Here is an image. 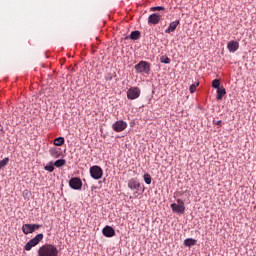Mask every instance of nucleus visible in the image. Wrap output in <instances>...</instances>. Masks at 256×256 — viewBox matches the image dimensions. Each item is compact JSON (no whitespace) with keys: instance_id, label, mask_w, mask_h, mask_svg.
<instances>
[{"instance_id":"nucleus-25","label":"nucleus","mask_w":256,"mask_h":256,"mask_svg":"<svg viewBox=\"0 0 256 256\" xmlns=\"http://www.w3.org/2000/svg\"><path fill=\"white\" fill-rule=\"evenodd\" d=\"M45 169H46V171L52 172V171H54L55 167H54L53 163L50 162L47 165H45Z\"/></svg>"},{"instance_id":"nucleus-1","label":"nucleus","mask_w":256,"mask_h":256,"mask_svg":"<svg viewBox=\"0 0 256 256\" xmlns=\"http://www.w3.org/2000/svg\"><path fill=\"white\" fill-rule=\"evenodd\" d=\"M58 254V248L53 246V244H44V246H41L38 250L39 256H58Z\"/></svg>"},{"instance_id":"nucleus-28","label":"nucleus","mask_w":256,"mask_h":256,"mask_svg":"<svg viewBox=\"0 0 256 256\" xmlns=\"http://www.w3.org/2000/svg\"><path fill=\"white\" fill-rule=\"evenodd\" d=\"M112 79H113V75H111V73H107L106 80L111 81Z\"/></svg>"},{"instance_id":"nucleus-5","label":"nucleus","mask_w":256,"mask_h":256,"mask_svg":"<svg viewBox=\"0 0 256 256\" xmlns=\"http://www.w3.org/2000/svg\"><path fill=\"white\" fill-rule=\"evenodd\" d=\"M171 209L173 212H178L179 214H183L185 212L186 206L184 201L181 199H177L176 203H172Z\"/></svg>"},{"instance_id":"nucleus-9","label":"nucleus","mask_w":256,"mask_h":256,"mask_svg":"<svg viewBox=\"0 0 256 256\" xmlns=\"http://www.w3.org/2000/svg\"><path fill=\"white\" fill-rule=\"evenodd\" d=\"M128 124L124 120H117L112 124V128L115 132H123L127 128Z\"/></svg>"},{"instance_id":"nucleus-2","label":"nucleus","mask_w":256,"mask_h":256,"mask_svg":"<svg viewBox=\"0 0 256 256\" xmlns=\"http://www.w3.org/2000/svg\"><path fill=\"white\" fill-rule=\"evenodd\" d=\"M44 238V234H37L34 238H32L31 240H29V242H27L26 246H24V250L30 252V250H32V248H34L35 246H37Z\"/></svg>"},{"instance_id":"nucleus-6","label":"nucleus","mask_w":256,"mask_h":256,"mask_svg":"<svg viewBox=\"0 0 256 256\" xmlns=\"http://www.w3.org/2000/svg\"><path fill=\"white\" fill-rule=\"evenodd\" d=\"M140 96H141V89H139V87H130V89H128L127 91V97L131 101L135 99H139Z\"/></svg>"},{"instance_id":"nucleus-20","label":"nucleus","mask_w":256,"mask_h":256,"mask_svg":"<svg viewBox=\"0 0 256 256\" xmlns=\"http://www.w3.org/2000/svg\"><path fill=\"white\" fill-rule=\"evenodd\" d=\"M144 181L147 185H151L152 183V177L150 175V173H145L144 174Z\"/></svg>"},{"instance_id":"nucleus-13","label":"nucleus","mask_w":256,"mask_h":256,"mask_svg":"<svg viewBox=\"0 0 256 256\" xmlns=\"http://www.w3.org/2000/svg\"><path fill=\"white\" fill-rule=\"evenodd\" d=\"M180 24V20H174L173 22H170L168 28H166L165 32L167 34H170L171 32H175L177 26Z\"/></svg>"},{"instance_id":"nucleus-24","label":"nucleus","mask_w":256,"mask_h":256,"mask_svg":"<svg viewBox=\"0 0 256 256\" xmlns=\"http://www.w3.org/2000/svg\"><path fill=\"white\" fill-rule=\"evenodd\" d=\"M198 85H199V83H196V84L193 83L192 85H190V88H189L190 93H195Z\"/></svg>"},{"instance_id":"nucleus-15","label":"nucleus","mask_w":256,"mask_h":256,"mask_svg":"<svg viewBox=\"0 0 256 256\" xmlns=\"http://www.w3.org/2000/svg\"><path fill=\"white\" fill-rule=\"evenodd\" d=\"M226 93H227L226 89L224 87H220V85H219V87L217 89L218 101H221L223 99L224 95H226Z\"/></svg>"},{"instance_id":"nucleus-23","label":"nucleus","mask_w":256,"mask_h":256,"mask_svg":"<svg viewBox=\"0 0 256 256\" xmlns=\"http://www.w3.org/2000/svg\"><path fill=\"white\" fill-rule=\"evenodd\" d=\"M66 163H67L66 160H56L55 163H54V165H55L56 167H63V165H65Z\"/></svg>"},{"instance_id":"nucleus-4","label":"nucleus","mask_w":256,"mask_h":256,"mask_svg":"<svg viewBox=\"0 0 256 256\" xmlns=\"http://www.w3.org/2000/svg\"><path fill=\"white\" fill-rule=\"evenodd\" d=\"M90 176L93 179H101L103 177V169L100 165H92L90 167Z\"/></svg>"},{"instance_id":"nucleus-27","label":"nucleus","mask_w":256,"mask_h":256,"mask_svg":"<svg viewBox=\"0 0 256 256\" xmlns=\"http://www.w3.org/2000/svg\"><path fill=\"white\" fill-rule=\"evenodd\" d=\"M151 11H165V7H152Z\"/></svg>"},{"instance_id":"nucleus-7","label":"nucleus","mask_w":256,"mask_h":256,"mask_svg":"<svg viewBox=\"0 0 256 256\" xmlns=\"http://www.w3.org/2000/svg\"><path fill=\"white\" fill-rule=\"evenodd\" d=\"M41 228V224H23L22 232L24 234H32L35 230H39Z\"/></svg>"},{"instance_id":"nucleus-21","label":"nucleus","mask_w":256,"mask_h":256,"mask_svg":"<svg viewBox=\"0 0 256 256\" xmlns=\"http://www.w3.org/2000/svg\"><path fill=\"white\" fill-rule=\"evenodd\" d=\"M9 163V158H4L3 160H0V171L3 169V167H6Z\"/></svg>"},{"instance_id":"nucleus-8","label":"nucleus","mask_w":256,"mask_h":256,"mask_svg":"<svg viewBox=\"0 0 256 256\" xmlns=\"http://www.w3.org/2000/svg\"><path fill=\"white\" fill-rule=\"evenodd\" d=\"M82 179H80V177H72L69 180V186L71 187V189H75V190H80L82 189Z\"/></svg>"},{"instance_id":"nucleus-18","label":"nucleus","mask_w":256,"mask_h":256,"mask_svg":"<svg viewBox=\"0 0 256 256\" xmlns=\"http://www.w3.org/2000/svg\"><path fill=\"white\" fill-rule=\"evenodd\" d=\"M197 244V240H195L194 238H186V240H184V246H195Z\"/></svg>"},{"instance_id":"nucleus-14","label":"nucleus","mask_w":256,"mask_h":256,"mask_svg":"<svg viewBox=\"0 0 256 256\" xmlns=\"http://www.w3.org/2000/svg\"><path fill=\"white\" fill-rule=\"evenodd\" d=\"M227 48L229 52H237V50H239V42L232 40L231 42L228 43Z\"/></svg>"},{"instance_id":"nucleus-10","label":"nucleus","mask_w":256,"mask_h":256,"mask_svg":"<svg viewBox=\"0 0 256 256\" xmlns=\"http://www.w3.org/2000/svg\"><path fill=\"white\" fill-rule=\"evenodd\" d=\"M128 187L132 191H135V193H139V191L141 189V183H139V181H137V179L132 178V179H129V181H128Z\"/></svg>"},{"instance_id":"nucleus-11","label":"nucleus","mask_w":256,"mask_h":256,"mask_svg":"<svg viewBox=\"0 0 256 256\" xmlns=\"http://www.w3.org/2000/svg\"><path fill=\"white\" fill-rule=\"evenodd\" d=\"M161 18L162 14L160 12H153V14L148 16V24H159Z\"/></svg>"},{"instance_id":"nucleus-22","label":"nucleus","mask_w":256,"mask_h":256,"mask_svg":"<svg viewBox=\"0 0 256 256\" xmlns=\"http://www.w3.org/2000/svg\"><path fill=\"white\" fill-rule=\"evenodd\" d=\"M220 79H214L213 81H212V87H214V89H217V91H218V88L220 87Z\"/></svg>"},{"instance_id":"nucleus-26","label":"nucleus","mask_w":256,"mask_h":256,"mask_svg":"<svg viewBox=\"0 0 256 256\" xmlns=\"http://www.w3.org/2000/svg\"><path fill=\"white\" fill-rule=\"evenodd\" d=\"M160 61L162 63H171V58H168V56H162V58H160Z\"/></svg>"},{"instance_id":"nucleus-12","label":"nucleus","mask_w":256,"mask_h":256,"mask_svg":"<svg viewBox=\"0 0 256 256\" xmlns=\"http://www.w3.org/2000/svg\"><path fill=\"white\" fill-rule=\"evenodd\" d=\"M102 234L107 238H113V236H115V229L112 226H105L102 229Z\"/></svg>"},{"instance_id":"nucleus-17","label":"nucleus","mask_w":256,"mask_h":256,"mask_svg":"<svg viewBox=\"0 0 256 256\" xmlns=\"http://www.w3.org/2000/svg\"><path fill=\"white\" fill-rule=\"evenodd\" d=\"M130 38L131 40H139V38H141V32L140 30H133L130 33Z\"/></svg>"},{"instance_id":"nucleus-29","label":"nucleus","mask_w":256,"mask_h":256,"mask_svg":"<svg viewBox=\"0 0 256 256\" xmlns=\"http://www.w3.org/2000/svg\"><path fill=\"white\" fill-rule=\"evenodd\" d=\"M214 124H217L218 126H221L222 120H213Z\"/></svg>"},{"instance_id":"nucleus-3","label":"nucleus","mask_w":256,"mask_h":256,"mask_svg":"<svg viewBox=\"0 0 256 256\" xmlns=\"http://www.w3.org/2000/svg\"><path fill=\"white\" fill-rule=\"evenodd\" d=\"M135 69H136L137 73L149 74L151 71V63L144 62V60H141V62L136 63Z\"/></svg>"},{"instance_id":"nucleus-16","label":"nucleus","mask_w":256,"mask_h":256,"mask_svg":"<svg viewBox=\"0 0 256 256\" xmlns=\"http://www.w3.org/2000/svg\"><path fill=\"white\" fill-rule=\"evenodd\" d=\"M49 152L50 156L55 157V159H57V157H60L62 154L61 148H50Z\"/></svg>"},{"instance_id":"nucleus-19","label":"nucleus","mask_w":256,"mask_h":256,"mask_svg":"<svg viewBox=\"0 0 256 256\" xmlns=\"http://www.w3.org/2000/svg\"><path fill=\"white\" fill-rule=\"evenodd\" d=\"M54 144L55 146H63V144H65V138H63V136H60L59 138H55Z\"/></svg>"}]
</instances>
